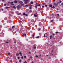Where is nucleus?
I'll use <instances>...</instances> for the list:
<instances>
[{"instance_id": "f257e3e1", "label": "nucleus", "mask_w": 63, "mask_h": 63, "mask_svg": "<svg viewBox=\"0 0 63 63\" xmlns=\"http://www.w3.org/2000/svg\"><path fill=\"white\" fill-rule=\"evenodd\" d=\"M29 0H24L25 2L24 4H28V2H28Z\"/></svg>"}, {"instance_id": "f03ea898", "label": "nucleus", "mask_w": 63, "mask_h": 63, "mask_svg": "<svg viewBox=\"0 0 63 63\" xmlns=\"http://www.w3.org/2000/svg\"><path fill=\"white\" fill-rule=\"evenodd\" d=\"M50 7H51V8H53V9H55V7L54 6H53L52 7V5H49Z\"/></svg>"}, {"instance_id": "7ed1b4c3", "label": "nucleus", "mask_w": 63, "mask_h": 63, "mask_svg": "<svg viewBox=\"0 0 63 63\" xmlns=\"http://www.w3.org/2000/svg\"><path fill=\"white\" fill-rule=\"evenodd\" d=\"M17 8L18 9H20L21 8V6L20 5H18L17 6Z\"/></svg>"}, {"instance_id": "20e7f679", "label": "nucleus", "mask_w": 63, "mask_h": 63, "mask_svg": "<svg viewBox=\"0 0 63 63\" xmlns=\"http://www.w3.org/2000/svg\"><path fill=\"white\" fill-rule=\"evenodd\" d=\"M57 5H58V3H56L55 2L54 3V6H57Z\"/></svg>"}, {"instance_id": "39448f33", "label": "nucleus", "mask_w": 63, "mask_h": 63, "mask_svg": "<svg viewBox=\"0 0 63 63\" xmlns=\"http://www.w3.org/2000/svg\"><path fill=\"white\" fill-rule=\"evenodd\" d=\"M19 3L20 4H23V2L22 1H19Z\"/></svg>"}, {"instance_id": "423d86ee", "label": "nucleus", "mask_w": 63, "mask_h": 63, "mask_svg": "<svg viewBox=\"0 0 63 63\" xmlns=\"http://www.w3.org/2000/svg\"><path fill=\"white\" fill-rule=\"evenodd\" d=\"M10 3H11L10 4L11 5H14V4H14V2H11Z\"/></svg>"}, {"instance_id": "0eeeda50", "label": "nucleus", "mask_w": 63, "mask_h": 63, "mask_svg": "<svg viewBox=\"0 0 63 63\" xmlns=\"http://www.w3.org/2000/svg\"><path fill=\"white\" fill-rule=\"evenodd\" d=\"M11 8H14V9H16V7L15 6H11Z\"/></svg>"}, {"instance_id": "6e6552de", "label": "nucleus", "mask_w": 63, "mask_h": 63, "mask_svg": "<svg viewBox=\"0 0 63 63\" xmlns=\"http://www.w3.org/2000/svg\"><path fill=\"white\" fill-rule=\"evenodd\" d=\"M14 3H17V1L16 0H15L14 1Z\"/></svg>"}, {"instance_id": "1a4fd4ad", "label": "nucleus", "mask_w": 63, "mask_h": 63, "mask_svg": "<svg viewBox=\"0 0 63 63\" xmlns=\"http://www.w3.org/2000/svg\"><path fill=\"white\" fill-rule=\"evenodd\" d=\"M34 16L35 17H38V16L37 15H36V14H34Z\"/></svg>"}, {"instance_id": "9d476101", "label": "nucleus", "mask_w": 63, "mask_h": 63, "mask_svg": "<svg viewBox=\"0 0 63 63\" xmlns=\"http://www.w3.org/2000/svg\"><path fill=\"white\" fill-rule=\"evenodd\" d=\"M23 29H24V28L22 27V29L20 30V31H23Z\"/></svg>"}, {"instance_id": "9b49d317", "label": "nucleus", "mask_w": 63, "mask_h": 63, "mask_svg": "<svg viewBox=\"0 0 63 63\" xmlns=\"http://www.w3.org/2000/svg\"><path fill=\"white\" fill-rule=\"evenodd\" d=\"M16 56H17L19 55V53H17L16 54Z\"/></svg>"}, {"instance_id": "f8f14e48", "label": "nucleus", "mask_w": 63, "mask_h": 63, "mask_svg": "<svg viewBox=\"0 0 63 63\" xmlns=\"http://www.w3.org/2000/svg\"><path fill=\"white\" fill-rule=\"evenodd\" d=\"M24 4H21V6H24Z\"/></svg>"}, {"instance_id": "ddd939ff", "label": "nucleus", "mask_w": 63, "mask_h": 63, "mask_svg": "<svg viewBox=\"0 0 63 63\" xmlns=\"http://www.w3.org/2000/svg\"><path fill=\"white\" fill-rule=\"evenodd\" d=\"M34 47L33 48H34V49H35V48H36V47H35V45H34Z\"/></svg>"}, {"instance_id": "4468645a", "label": "nucleus", "mask_w": 63, "mask_h": 63, "mask_svg": "<svg viewBox=\"0 0 63 63\" xmlns=\"http://www.w3.org/2000/svg\"><path fill=\"white\" fill-rule=\"evenodd\" d=\"M44 37H47V35L46 36V35H45V34L44 35Z\"/></svg>"}, {"instance_id": "2eb2a0df", "label": "nucleus", "mask_w": 63, "mask_h": 63, "mask_svg": "<svg viewBox=\"0 0 63 63\" xmlns=\"http://www.w3.org/2000/svg\"><path fill=\"white\" fill-rule=\"evenodd\" d=\"M31 4H33L34 3V2H32V1L31 2Z\"/></svg>"}, {"instance_id": "dca6fc26", "label": "nucleus", "mask_w": 63, "mask_h": 63, "mask_svg": "<svg viewBox=\"0 0 63 63\" xmlns=\"http://www.w3.org/2000/svg\"><path fill=\"white\" fill-rule=\"evenodd\" d=\"M25 6V7H28L29 6V5H28V4L26 5Z\"/></svg>"}, {"instance_id": "f3484780", "label": "nucleus", "mask_w": 63, "mask_h": 63, "mask_svg": "<svg viewBox=\"0 0 63 63\" xmlns=\"http://www.w3.org/2000/svg\"><path fill=\"white\" fill-rule=\"evenodd\" d=\"M15 27L14 26H13V27H12V29H14V28Z\"/></svg>"}, {"instance_id": "a211bd4d", "label": "nucleus", "mask_w": 63, "mask_h": 63, "mask_svg": "<svg viewBox=\"0 0 63 63\" xmlns=\"http://www.w3.org/2000/svg\"><path fill=\"white\" fill-rule=\"evenodd\" d=\"M19 62L20 63H21V60H20L19 61Z\"/></svg>"}, {"instance_id": "6ab92c4d", "label": "nucleus", "mask_w": 63, "mask_h": 63, "mask_svg": "<svg viewBox=\"0 0 63 63\" xmlns=\"http://www.w3.org/2000/svg\"><path fill=\"white\" fill-rule=\"evenodd\" d=\"M50 55H51V56L53 55V54H51V53H50Z\"/></svg>"}, {"instance_id": "aec40b11", "label": "nucleus", "mask_w": 63, "mask_h": 63, "mask_svg": "<svg viewBox=\"0 0 63 63\" xmlns=\"http://www.w3.org/2000/svg\"><path fill=\"white\" fill-rule=\"evenodd\" d=\"M41 6V4H39L38 5H37V6Z\"/></svg>"}, {"instance_id": "412c9836", "label": "nucleus", "mask_w": 63, "mask_h": 63, "mask_svg": "<svg viewBox=\"0 0 63 63\" xmlns=\"http://www.w3.org/2000/svg\"><path fill=\"white\" fill-rule=\"evenodd\" d=\"M36 38H40V36H37L36 37Z\"/></svg>"}, {"instance_id": "4be33fe9", "label": "nucleus", "mask_w": 63, "mask_h": 63, "mask_svg": "<svg viewBox=\"0 0 63 63\" xmlns=\"http://www.w3.org/2000/svg\"><path fill=\"white\" fill-rule=\"evenodd\" d=\"M56 34H58V33H59V32H55Z\"/></svg>"}, {"instance_id": "5701e85b", "label": "nucleus", "mask_w": 63, "mask_h": 63, "mask_svg": "<svg viewBox=\"0 0 63 63\" xmlns=\"http://www.w3.org/2000/svg\"><path fill=\"white\" fill-rule=\"evenodd\" d=\"M23 15H24L25 16H26V14L24 13L23 14Z\"/></svg>"}, {"instance_id": "b1692460", "label": "nucleus", "mask_w": 63, "mask_h": 63, "mask_svg": "<svg viewBox=\"0 0 63 63\" xmlns=\"http://www.w3.org/2000/svg\"><path fill=\"white\" fill-rule=\"evenodd\" d=\"M32 8V7H29V9L30 10H31V8Z\"/></svg>"}, {"instance_id": "393cba45", "label": "nucleus", "mask_w": 63, "mask_h": 63, "mask_svg": "<svg viewBox=\"0 0 63 63\" xmlns=\"http://www.w3.org/2000/svg\"><path fill=\"white\" fill-rule=\"evenodd\" d=\"M21 13H18V15H21Z\"/></svg>"}, {"instance_id": "a878e982", "label": "nucleus", "mask_w": 63, "mask_h": 63, "mask_svg": "<svg viewBox=\"0 0 63 63\" xmlns=\"http://www.w3.org/2000/svg\"><path fill=\"white\" fill-rule=\"evenodd\" d=\"M45 34H46V36H47H47H48V35H48V34H47V33H45Z\"/></svg>"}, {"instance_id": "bb28decb", "label": "nucleus", "mask_w": 63, "mask_h": 63, "mask_svg": "<svg viewBox=\"0 0 63 63\" xmlns=\"http://www.w3.org/2000/svg\"><path fill=\"white\" fill-rule=\"evenodd\" d=\"M21 59H23V56H22L21 57Z\"/></svg>"}, {"instance_id": "cd10ccee", "label": "nucleus", "mask_w": 63, "mask_h": 63, "mask_svg": "<svg viewBox=\"0 0 63 63\" xmlns=\"http://www.w3.org/2000/svg\"><path fill=\"white\" fill-rule=\"evenodd\" d=\"M49 37L50 38H51L52 37V35H51Z\"/></svg>"}, {"instance_id": "c85d7f7f", "label": "nucleus", "mask_w": 63, "mask_h": 63, "mask_svg": "<svg viewBox=\"0 0 63 63\" xmlns=\"http://www.w3.org/2000/svg\"><path fill=\"white\" fill-rule=\"evenodd\" d=\"M7 6H9V3H7Z\"/></svg>"}, {"instance_id": "c756f323", "label": "nucleus", "mask_w": 63, "mask_h": 63, "mask_svg": "<svg viewBox=\"0 0 63 63\" xmlns=\"http://www.w3.org/2000/svg\"><path fill=\"white\" fill-rule=\"evenodd\" d=\"M35 57H38V56H37V55H36L35 56Z\"/></svg>"}, {"instance_id": "7c9ffc66", "label": "nucleus", "mask_w": 63, "mask_h": 63, "mask_svg": "<svg viewBox=\"0 0 63 63\" xmlns=\"http://www.w3.org/2000/svg\"><path fill=\"white\" fill-rule=\"evenodd\" d=\"M6 8H10V7H6Z\"/></svg>"}, {"instance_id": "2f4dec72", "label": "nucleus", "mask_w": 63, "mask_h": 63, "mask_svg": "<svg viewBox=\"0 0 63 63\" xmlns=\"http://www.w3.org/2000/svg\"><path fill=\"white\" fill-rule=\"evenodd\" d=\"M21 26H22V27L23 28V26H22V25L21 24Z\"/></svg>"}, {"instance_id": "473e14b6", "label": "nucleus", "mask_w": 63, "mask_h": 63, "mask_svg": "<svg viewBox=\"0 0 63 63\" xmlns=\"http://www.w3.org/2000/svg\"><path fill=\"white\" fill-rule=\"evenodd\" d=\"M22 53L21 52H20V53H19V54H20V55Z\"/></svg>"}, {"instance_id": "72a5a7b5", "label": "nucleus", "mask_w": 63, "mask_h": 63, "mask_svg": "<svg viewBox=\"0 0 63 63\" xmlns=\"http://www.w3.org/2000/svg\"><path fill=\"white\" fill-rule=\"evenodd\" d=\"M41 30V29L39 28V29H38V31H39V30Z\"/></svg>"}, {"instance_id": "f704fd0d", "label": "nucleus", "mask_w": 63, "mask_h": 63, "mask_svg": "<svg viewBox=\"0 0 63 63\" xmlns=\"http://www.w3.org/2000/svg\"><path fill=\"white\" fill-rule=\"evenodd\" d=\"M45 7H47V5H45Z\"/></svg>"}, {"instance_id": "c9c22d12", "label": "nucleus", "mask_w": 63, "mask_h": 63, "mask_svg": "<svg viewBox=\"0 0 63 63\" xmlns=\"http://www.w3.org/2000/svg\"><path fill=\"white\" fill-rule=\"evenodd\" d=\"M55 34H54V33H53V34L52 35L53 36H55Z\"/></svg>"}, {"instance_id": "e433bc0d", "label": "nucleus", "mask_w": 63, "mask_h": 63, "mask_svg": "<svg viewBox=\"0 0 63 63\" xmlns=\"http://www.w3.org/2000/svg\"><path fill=\"white\" fill-rule=\"evenodd\" d=\"M8 55H10V53H8Z\"/></svg>"}, {"instance_id": "4c0bfd02", "label": "nucleus", "mask_w": 63, "mask_h": 63, "mask_svg": "<svg viewBox=\"0 0 63 63\" xmlns=\"http://www.w3.org/2000/svg\"><path fill=\"white\" fill-rule=\"evenodd\" d=\"M24 35H25V36H26V34H24Z\"/></svg>"}, {"instance_id": "58836bf2", "label": "nucleus", "mask_w": 63, "mask_h": 63, "mask_svg": "<svg viewBox=\"0 0 63 63\" xmlns=\"http://www.w3.org/2000/svg\"><path fill=\"white\" fill-rule=\"evenodd\" d=\"M60 3H61L62 2V1L61 0L60 1Z\"/></svg>"}, {"instance_id": "ea45409f", "label": "nucleus", "mask_w": 63, "mask_h": 63, "mask_svg": "<svg viewBox=\"0 0 63 63\" xmlns=\"http://www.w3.org/2000/svg\"><path fill=\"white\" fill-rule=\"evenodd\" d=\"M29 54H31V52H29Z\"/></svg>"}, {"instance_id": "a19ab883", "label": "nucleus", "mask_w": 63, "mask_h": 63, "mask_svg": "<svg viewBox=\"0 0 63 63\" xmlns=\"http://www.w3.org/2000/svg\"><path fill=\"white\" fill-rule=\"evenodd\" d=\"M24 58H26V56H24Z\"/></svg>"}, {"instance_id": "79ce46f5", "label": "nucleus", "mask_w": 63, "mask_h": 63, "mask_svg": "<svg viewBox=\"0 0 63 63\" xmlns=\"http://www.w3.org/2000/svg\"><path fill=\"white\" fill-rule=\"evenodd\" d=\"M30 7H32V5H30Z\"/></svg>"}, {"instance_id": "37998d69", "label": "nucleus", "mask_w": 63, "mask_h": 63, "mask_svg": "<svg viewBox=\"0 0 63 63\" xmlns=\"http://www.w3.org/2000/svg\"><path fill=\"white\" fill-rule=\"evenodd\" d=\"M32 36L33 37H34V36H35V35L34 34H33Z\"/></svg>"}, {"instance_id": "c03bdc74", "label": "nucleus", "mask_w": 63, "mask_h": 63, "mask_svg": "<svg viewBox=\"0 0 63 63\" xmlns=\"http://www.w3.org/2000/svg\"><path fill=\"white\" fill-rule=\"evenodd\" d=\"M58 16H59V15L58 14L57 15Z\"/></svg>"}, {"instance_id": "a18cd8bd", "label": "nucleus", "mask_w": 63, "mask_h": 63, "mask_svg": "<svg viewBox=\"0 0 63 63\" xmlns=\"http://www.w3.org/2000/svg\"><path fill=\"white\" fill-rule=\"evenodd\" d=\"M2 0L3 2H4V1H5V0Z\"/></svg>"}, {"instance_id": "49530a36", "label": "nucleus", "mask_w": 63, "mask_h": 63, "mask_svg": "<svg viewBox=\"0 0 63 63\" xmlns=\"http://www.w3.org/2000/svg\"><path fill=\"white\" fill-rule=\"evenodd\" d=\"M44 7H45L44 6H42V8H44Z\"/></svg>"}, {"instance_id": "de8ad7c7", "label": "nucleus", "mask_w": 63, "mask_h": 63, "mask_svg": "<svg viewBox=\"0 0 63 63\" xmlns=\"http://www.w3.org/2000/svg\"><path fill=\"white\" fill-rule=\"evenodd\" d=\"M10 3V1L8 2V4H9V3Z\"/></svg>"}, {"instance_id": "09e8293b", "label": "nucleus", "mask_w": 63, "mask_h": 63, "mask_svg": "<svg viewBox=\"0 0 63 63\" xmlns=\"http://www.w3.org/2000/svg\"><path fill=\"white\" fill-rule=\"evenodd\" d=\"M43 5H45V3H42Z\"/></svg>"}, {"instance_id": "8fccbe9b", "label": "nucleus", "mask_w": 63, "mask_h": 63, "mask_svg": "<svg viewBox=\"0 0 63 63\" xmlns=\"http://www.w3.org/2000/svg\"><path fill=\"white\" fill-rule=\"evenodd\" d=\"M39 56L40 57H41V55L40 54L39 55Z\"/></svg>"}, {"instance_id": "3c124183", "label": "nucleus", "mask_w": 63, "mask_h": 63, "mask_svg": "<svg viewBox=\"0 0 63 63\" xmlns=\"http://www.w3.org/2000/svg\"><path fill=\"white\" fill-rule=\"evenodd\" d=\"M55 0H53V2H55Z\"/></svg>"}, {"instance_id": "603ef678", "label": "nucleus", "mask_w": 63, "mask_h": 63, "mask_svg": "<svg viewBox=\"0 0 63 63\" xmlns=\"http://www.w3.org/2000/svg\"><path fill=\"white\" fill-rule=\"evenodd\" d=\"M10 62H12V60H11L10 61Z\"/></svg>"}, {"instance_id": "864d4df0", "label": "nucleus", "mask_w": 63, "mask_h": 63, "mask_svg": "<svg viewBox=\"0 0 63 63\" xmlns=\"http://www.w3.org/2000/svg\"><path fill=\"white\" fill-rule=\"evenodd\" d=\"M35 8H37V6H35Z\"/></svg>"}, {"instance_id": "5fc2aeb1", "label": "nucleus", "mask_w": 63, "mask_h": 63, "mask_svg": "<svg viewBox=\"0 0 63 63\" xmlns=\"http://www.w3.org/2000/svg\"><path fill=\"white\" fill-rule=\"evenodd\" d=\"M19 58H20V57H18V59H19Z\"/></svg>"}, {"instance_id": "6e6d98bb", "label": "nucleus", "mask_w": 63, "mask_h": 63, "mask_svg": "<svg viewBox=\"0 0 63 63\" xmlns=\"http://www.w3.org/2000/svg\"><path fill=\"white\" fill-rule=\"evenodd\" d=\"M6 4H4V6H6Z\"/></svg>"}, {"instance_id": "4d7b16f0", "label": "nucleus", "mask_w": 63, "mask_h": 63, "mask_svg": "<svg viewBox=\"0 0 63 63\" xmlns=\"http://www.w3.org/2000/svg\"><path fill=\"white\" fill-rule=\"evenodd\" d=\"M6 43L7 44V43H9V42H6Z\"/></svg>"}, {"instance_id": "13d9d810", "label": "nucleus", "mask_w": 63, "mask_h": 63, "mask_svg": "<svg viewBox=\"0 0 63 63\" xmlns=\"http://www.w3.org/2000/svg\"><path fill=\"white\" fill-rule=\"evenodd\" d=\"M31 59H32V57H31Z\"/></svg>"}, {"instance_id": "bf43d9fd", "label": "nucleus", "mask_w": 63, "mask_h": 63, "mask_svg": "<svg viewBox=\"0 0 63 63\" xmlns=\"http://www.w3.org/2000/svg\"><path fill=\"white\" fill-rule=\"evenodd\" d=\"M35 13V14H36V15H37V13Z\"/></svg>"}, {"instance_id": "052dcab7", "label": "nucleus", "mask_w": 63, "mask_h": 63, "mask_svg": "<svg viewBox=\"0 0 63 63\" xmlns=\"http://www.w3.org/2000/svg\"><path fill=\"white\" fill-rule=\"evenodd\" d=\"M20 56H22V55L21 54L20 55Z\"/></svg>"}, {"instance_id": "680f3d73", "label": "nucleus", "mask_w": 63, "mask_h": 63, "mask_svg": "<svg viewBox=\"0 0 63 63\" xmlns=\"http://www.w3.org/2000/svg\"><path fill=\"white\" fill-rule=\"evenodd\" d=\"M53 21V20H51V22H52Z\"/></svg>"}, {"instance_id": "e2e57ef3", "label": "nucleus", "mask_w": 63, "mask_h": 63, "mask_svg": "<svg viewBox=\"0 0 63 63\" xmlns=\"http://www.w3.org/2000/svg\"><path fill=\"white\" fill-rule=\"evenodd\" d=\"M19 9H20V8H17V10H19Z\"/></svg>"}, {"instance_id": "0e129e2a", "label": "nucleus", "mask_w": 63, "mask_h": 63, "mask_svg": "<svg viewBox=\"0 0 63 63\" xmlns=\"http://www.w3.org/2000/svg\"><path fill=\"white\" fill-rule=\"evenodd\" d=\"M28 16V15L26 14V16Z\"/></svg>"}, {"instance_id": "69168bd1", "label": "nucleus", "mask_w": 63, "mask_h": 63, "mask_svg": "<svg viewBox=\"0 0 63 63\" xmlns=\"http://www.w3.org/2000/svg\"><path fill=\"white\" fill-rule=\"evenodd\" d=\"M32 63H34V62H33V61H32Z\"/></svg>"}, {"instance_id": "338daca9", "label": "nucleus", "mask_w": 63, "mask_h": 63, "mask_svg": "<svg viewBox=\"0 0 63 63\" xmlns=\"http://www.w3.org/2000/svg\"><path fill=\"white\" fill-rule=\"evenodd\" d=\"M30 60V59H28V60Z\"/></svg>"}, {"instance_id": "774afa93", "label": "nucleus", "mask_w": 63, "mask_h": 63, "mask_svg": "<svg viewBox=\"0 0 63 63\" xmlns=\"http://www.w3.org/2000/svg\"><path fill=\"white\" fill-rule=\"evenodd\" d=\"M46 56H48V55H47Z\"/></svg>"}]
</instances>
